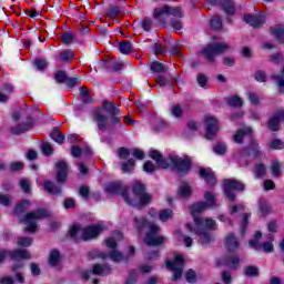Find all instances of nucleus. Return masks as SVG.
Here are the masks:
<instances>
[{
    "mask_svg": "<svg viewBox=\"0 0 284 284\" xmlns=\"http://www.w3.org/2000/svg\"><path fill=\"white\" fill-rule=\"evenodd\" d=\"M183 17V11H181V8L175 7H169V6H164L161 8H156L154 10L153 17L154 19H156V21H159V23H165V19H168V17Z\"/></svg>",
    "mask_w": 284,
    "mask_h": 284,
    "instance_id": "nucleus-9",
    "label": "nucleus"
},
{
    "mask_svg": "<svg viewBox=\"0 0 284 284\" xmlns=\"http://www.w3.org/2000/svg\"><path fill=\"white\" fill-rule=\"evenodd\" d=\"M185 261L183 260V256L175 254L174 256V261H170L168 260L165 262L166 267L173 273V282H176L181 278L182 274H183V265H184Z\"/></svg>",
    "mask_w": 284,
    "mask_h": 284,
    "instance_id": "nucleus-11",
    "label": "nucleus"
},
{
    "mask_svg": "<svg viewBox=\"0 0 284 284\" xmlns=\"http://www.w3.org/2000/svg\"><path fill=\"white\" fill-rule=\"evenodd\" d=\"M271 172L275 179H278L281 176V163L277 161L272 163Z\"/></svg>",
    "mask_w": 284,
    "mask_h": 284,
    "instance_id": "nucleus-36",
    "label": "nucleus"
},
{
    "mask_svg": "<svg viewBox=\"0 0 284 284\" xmlns=\"http://www.w3.org/2000/svg\"><path fill=\"white\" fill-rule=\"evenodd\" d=\"M51 139L53 141H55V143H59V144H61V143H63V141H65V136H63V133H61V131H59V130L53 131L51 133Z\"/></svg>",
    "mask_w": 284,
    "mask_h": 284,
    "instance_id": "nucleus-34",
    "label": "nucleus"
},
{
    "mask_svg": "<svg viewBox=\"0 0 284 284\" xmlns=\"http://www.w3.org/2000/svg\"><path fill=\"white\" fill-rule=\"evenodd\" d=\"M214 152L215 154H225V152H227V146L225 145V143L217 142L214 148Z\"/></svg>",
    "mask_w": 284,
    "mask_h": 284,
    "instance_id": "nucleus-41",
    "label": "nucleus"
},
{
    "mask_svg": "<svg viewBox=\"0 0 284 284\" xmlns=\"http://www.w3.org/2000/svg\"><path fill=\"white\" fill-rule=\"evenodd\" d=\"M64 82L67 83L68 88H74V85L81 83V78H67Z\"/></svg>",
    "mask_w": 284,
    "mask_h": 284,
    "instance_id": "nucleus-45",
    "label": "nucleus"
},
{
    "mask_svg": "<svg viewBox=\"0 0 284 284\" xmlns=\"http://www.w3.org/2000/svg\"><path fill=\"white\" fill-rule=\"evenodd\" d=\"M30 128H32V123H27V124L17 126V128H12L11 132H12V134H23V132H28V130H30Z\"/></svg>",
    "mask_w": 284,
    "mask_h": 284,
    "instance_id": "nucleus-32",
    "label": "nucleus"
},
{
    "mask_svg": "<svg viewBox=\"0 0 284 284\" xmlns=\"http://www.w3.org/2000/svg\"><path fill=\"white\" fill-rule=\"evenodd\" d=\"M274 187H276V185L274 184V181L272 180L264 181V190L270 191V190H274Z\"/></svg>",
    "mask_w": 284,
    "mask_h": 284,
    "instance_id": "nucleus-63",
    "label": "nucleus"
},
{
    "mask_svg": "<svg viewBox=\"0 0 284 284\" xmlns=\"http://www.w3.org/2000/svg\"><path fill=\"white\" fill-rule=\"evenodd\" d=\"M192 187L187 183H182L179 189V196H191Z\"/></svg>",
    "mask_w": 284,
    "mask_h": 284,
    "instance_id": "nucleus-31",
    "label": "nucleus"
},
{
    "mask_svg": "<svg viewBox=\"0 0 284 284\" xmlns=\"http://www.w3.org/2000/svg\"><path fill=\"white\" fill-rule=\"evenodd\" d=\"M272 79L276 81L278 88H284V79L282 78V75H273Z\"/></svg>",
    "mask_w": 284,
    "mask_h": 284,
    "instance_id": "nucleus-64",
    "label": "nucleus"
},
{
    "mask_svg": "<svg viewBox=\"0 0 284 284\" xmlns=\"http://www.w3.org/2000/svg\"><path fill=\"white\" fill-rule=\"evenodd\" d=\"M142 28L145 32H150V30H152V21L150 19H144L142 21Z\"/></svg>",
    "mask_w": 284,
    "mask_h": 284,
    "instance_id": "nucleus-56",
    "label": "nucleus"
},
{
    "mask_svg": "<svg viewBox=\"0 0 284 284\" xmlns=\"http://www.w3.org/2000/svg\"><path fill=\"white\" fill-rule=\"evenodd\" d=\"M245 136H252V128L246 126L237 130L233 136V141L235 143H243V139H245Z\"/></svg>",
    "mask_w": 284,
    "mask_h": 284,
    "instance_id": "nucleus-19",
    "label": "nucleus"
},
{
    "mask_svg": "<svg viewBox=\"0 0 284 284\" xmlns=\"http://www.w3.org/2000/svg\"><path fill=\"white\" fill-rule=\"evenodd\" d=\"M20 187L24 194H30V190L32 187V183H30V180L22 179L20 181Z\"/></svg>",
    "mask_w": 284,
    "mask_h": 284,
    "instance_id": "nucleus-35",
    "label": "nucleus"
},
{
    "mask_svg": "<svg viewBox=\"0 0 284 284\" xmlns=\"http://www.w3.org/2000/svg\"><path fill=\"white\" fill-rule=\"evenodd\" d=\"M12 203V199L8 195L0 194V205L8 207Z\"/></svg>",
    "mask_w": 284,
    "mask_h": 284,
    "instance_id": "nucleus-51",
    "label": "nucleus"
},
{
    "mask_svg": "<svg viewBox=\"0 0 284 284\" xmlns=\"http://www.w3.org/2000/svg\"><path fill=\"white\" fill-rule=\"evenodd\" d=\"M221 3L226 14H234V12H236V9L234 8V2H232V0H222Z\"/></svg>",
    "mask_w": 284,
    "mask_h": 284,
    "instance_id": "nucleus-25",
    "label": "nucleus"
},
{
    "mask_svg": "<svg viewBox=\"0 0 284 284\" xmlns=\"http://www.w3.org/2000/svg\"><path fill=\"white\" fill-rule=\"evenodd\" d=\"M272 150H283V141L276 139L271 142Z\"/></svg>",
    "mask_w": 284,
    "mask_h": 284,
    "instance_id": "nucleus-54",
    "label": "nucleus"
},
{
    "mask_svg": "<svg viewBox=\"0 0 284 284\" xmlns=\"http://www.w3.org/2000/svg\"><path fill=\"white\" fill-rule=\"evenodd\" d=\"M261 236H263L261 232L255 233V239L248 242L250 247H254L255 250H261L262 246L261 244H258V239H261Z\"/></svg>",
    "mask_w": 284,
    "mask_h": 284,
    "instance_id": "nucleus-37",
    "label": "nucleus"
},
{
    "mask_svg": "<svg viewBox=\"0 0 284 284\" xmlns=\"http://www.w3.org/2000/svg\"><path fill=\"white\" fill-rule=\"evenodd\" d=\"M68 79V75L65 74V71H58L55 73V81H58V83H65Z\"/></svg>",
    "mask_w": 284,
    "mask_h": 284,
    "instance_id": "nucleus-46",
    "label": "nucleus"
},
{
    "mask_svg": "<svg viewBox=\"0 0 284 284\" xmlns=\"http://www.w3.org/2000/svg\"><path fill=\"white\" fill-rule=\"evenodd\" d=\"M103 230H105L103 224H95L84 229L81 227V225L75 224L70 229L69 234L74 241H90V239H97Z\"/></svg>",
    "mask_w": 284,
    "mask_h": 284,
    "instance_id": "nucleus-5",
    "label": "nucleus"
},
{
    "mask_svg": "<svg viewBox=\"0 0 284 284\" xmlns=\"http://www.w3.org/2000/svg\"><path fill=\"white\" fill-rule=\"evenodd\" d=\"M244 21L252 26V28H261L265 23V18L263 16H246Z\"/></svg>",
    "mask_w": 284,
    "mask_h": 284,
    "instance_id": "nucleus-17",
    "label": "nucleus"
},
{
    "mask_svg": "<svg viewBox=\"0 0 284 284\" xmlns=\"http://www.w3.org/2000/svg\"><path fill=\"white\" fill-rule=\"evenodd\" d=\"M255 79L257 81H260V83H264V81H265V79H267V77L265 75V72L257 71V72H255Z\"/></svg>",
    "mask_w": 284,
    "mask_h": 284,
    "instance_id": "nucleus-58",
    "label": "nucleus"
},
{
    "mask_svg": "<svg viewBox=\"0 0 284 284\" xmlns=\"http://www.w3.org/2000/svg\"><path fill=\"white\" fill-rule=\"evenodd\" d=\"M247 95H248L251 103H253V105H258V103H261V100L258 99V95H256V93L248 92Z\"/></svg>",
    "mask_w": 284,
    "mask_h": 284,
    "instance_id": "nucleus-53",
    "label": "nucleus"
},
{
    "mask_svg": "<svg viewBox=\"0 0 284 284\" xmlns=\"http://www.w3.org/2000/svg\"><path fill=\"white\" fill-rule=\"evenodd\" d=\"M132 155H133L135 159H139L140 161H143V159H145V153H143V151H141V149H135V150H133Z\"/></svg>",
    "mask_w": 284,
    "mask_h": 284,
    "instance_id": "nucleus-55",
    "label": "nucleus"
},
{
    "mask_svg": "<svg viewBox=\"0 0 284 284\" xmlns=\"http://www.w3.org/2000/svg\"><path fill=\"white\" fill-rule=\"evenodd\" d=\"M166 52L165 48L161 43H155L154 44V53L155 54H164Z\"/></svg>",
    "mask_w": 284,
    "mask_h": 284,
    "instance_id": "nucleus-57",
    "label": "nucleus"
},
{
    "mask_svg": "<svg viewBox=\"0 0 284 284\" xmlns=\"http://www.w3.org/2000/svg\"><path fill=\"white\" fill-rule=\"evenodd\" d=\"M230 50V45L225 42H215L210 43L206 45L202 53L204 54L205 59L210 62H213L216 55L223 54V52H227Z\"/></svg>",
    "mask_w": 284,
    "mask_h": 284,
    "instance_id": "nucleus-8",
    "label": "nucleus"
},
{
    "mask_svg": "<svg viewBox=\"0 0 284 284\" xmlns=\"http://www.w3.org/2000/svg\"><path fill=\"white\" fill-rule=\"evenodd\" d=\"M30 209V201L28 200H23L20 203L17 204L16 209H14V214H21L23 212H26V210Z\"/></svg>",
    "mask_w": 284,
    "mask_h": 284,
    "instance_id": "nucleus-27",
    "label": "nucleus"
},
{
    "mask_svg": "<svg viewBox=\"0 0 284 284\" xmlns=\"http://www.w3.org/2000/svg\"><path fill=\"white\" fill-rule=\"evenodd\" d=\"M48 216V211L43 209H39L33 212H29L26 214L24 217H20V222L24 223L26 226V232H29V234H34L37 230H39V221H42V219H47Z\"/></svg>",
    "mask_w": 284,
    "mask_h": 284,
    "instance_id": "nucleus-7",
    "label": "nucleus"
},
{
    "mask_svg": "<svg viewBox=\"0 0 284 284\" xmlns=\"http://www.w3.org/2000/svg\"><path fill=\"white\" fill-rule=\"evenodd\" d=\"M89 95H90V91L88 90V87H82L80 89L81 99H83V101H85V99H88Z\"/></svg>",
    "mask_w": 284,
    "mask_h": 284,
    "instance_id": "nucleus-62",
    "label": "nucleus"
},
{
    "mask_svg": "<svg viewBox=\"0 0 284 284\" xmlns=\"http://www.w3.org/2000/svg\"><path fill=\"white\" fill-rule=\"evenodd\" d=\"M204 123L206 130V139L209 141H212V139L216 138L219 130H221V128L219 126V120H216V118L212 115H207L204 119Z\"/></svg>",
    "mask_w": 284,
    "mask_h": 284,
    "instance_id": "nucleus-13",
    "label": "nucleus"
},
{
    "mask_svg": "<svg viewBox=\"0 0 284 284\" xmlns=\"http://www.w3.org/2000/svg\"><path fill=\"white\" fill-rule=\"evenodd\" d=\"M18 245L21 247H30L32 245V239L30 237H19L18 239Z\"/></svg>",
    "mask_w": 284,
    "mask_h": 284,
    "instance_id": "nucleus-42",
    "label": "nucleus"
},
{
    "mask_svg": "<svg viewBox=\"0 0 284 284\" xmlns=\"http://www.w3.org/2000/svg\"><path fill=\"white\" fill-rule=\"evenodd\" d=\"M60 54V61H63L64 63H70L74 61V51L72 50H63L59 52Z\"/></svg>",
    "mask_w": 284,
    "mask_h": 284,
    "instance_id": "nucleus-24",
    "label": "nucleus"
},
{
    "mask_svg": "<svg viewBox=\"0 0 284 284\" xmlns=\"http://www.w3.org/2000/svg\"><path fill=\"white\" fill-rule=\"evenodd\" d=\"M186 281L189 282V283H194V281H196V273H194V271H189L187 273H186Z\"/></svg>",
    "mask_w": 284,
    "mask_h": 284,
    "instance_id": "nucleus-60",
    "label": "nucleus"
},
{
    "mask_svg": "<svg viewBox=\"0 0 284 284\" xmlns=\"http://www.w3.org/2000/svg\"><path fill=\"white\" fill-rule=\"evenodd\" d=\"M60 254L59 251H52L49 257V264L54 267L59 263Z\"/></svg>",
    "mask_w": 284,
    "mask_h": 284,
    "instance_id": "nucleus-39",
    "label": "nucleus"
},
{
    "mask_svg": "<svg viewBox=\"0 0 284 284\" xmlns=\"http://www.w3.org/2000/svg\"><path fill=\"white\" fill-rule=\"evenodd\" d=\"M135 165L136 162L134 161V159H130L128 162L121 164V170L124 174H126L128 172H132Z\"/></svg>",
    "mask_w": 284,
    "mask_h": 284,
    "instance_id": "nucleus-28",
    "label": "nucleus"
},
{
    "mask_svg": "<svg viewBox=\"0 0 284 284\" xmlns=\"http://www.w3.org/2000/svg\"><path fill=\"white\" fill-rule=\"evenodd\" d=\"M36 67L38 70H45V68H48V62L45 60H37Z\"/></svg>",
    "mask_w": 284,
    "mask_h": 284,
    "instance_id": "nucleus-61",
    "label": "nucleus"
},
{
    "mask_svg": "<svg viewBox=\"0 0 284 284\" xmlns=\"http://www.w3.org/2000/svg\"><path fill=\"white\" fill-rule=\"evenodd\" d=\"M152 72H165V65L161 62H153L151 64Z\"/></svg>",
    "mask_w": 284,
    "mask_h": 284,
    "instance_id": "nucleus-43",
    "label": "nucleus"
},
{
    "mask_svg": "<svg viewBox=\"0 0 284 284\" xmlns=\"http://www.w3.org/2000/svg\"><path fill=\"white\" fill-rule=\"evenodd\" d=\"M247 154H252L255 158L261 156V151H258V144H256V142H252L251 143V149L250 150H244L242 151V155L245 156Z\"/></svg>",
    "mask_w": 284,
    "mask_h": 284,
    "instance_id": "nucleus-26",
    "label": "nucleus"
},
{
    "mask_svg": "<svg viewBox=\"0 0 284 284\" xmlns=\"http://www.w3.org/2000/svg\"><path fill=\"white\" fill-rule=\"evenodd\" d=\"M110 272H111V268L108 265H104V266L99 264L93 265L92 274H95L97 276H105V274H110Z\"/></svg>",
    "mask_w": 284,
    "mask_h": 284,
    "instance_id": "nucleus-23",
    "label": "nucleus"
},
{
    "mask_svg": "<svg viewBox=\"0 0 284 284\" xmlns=\"http://www.w3.org/2000/svg\"><path fill=\"white\" fill-rule=\"evenodd\" d=\"M204 199L206 202H199L191 206L192 214H199L204 212V210H209V207H216V196L214 193L206 191L204 193Z\"/></svg>",
    "mask_w": 284,
    "mask_h": 284,
    "instance_id": "nucleus-10",
    "label": "nucleus"
},
{
    "mask_svg": "<svg viewBox=\"0 0 284 284\" xmlns=\"http://www.w3.org/2000/svg\"><path fill=\"white\" fill-rule=\"evenodd\" d=\"M119 50H120L121 54H130V52H132V44L130 42H128L126 40H123L119 44Z\"/></svg>",
    "mask_w": 284,
    "mask_h": 284,
    "instance_id": "nucleus-30",
    "label": "nucleus"
},
{
    "mask_svg": "<svg viewBox=\"0 0 284 284\" xmlns=\"http://www.w3.org/2000/svg\"><path fill=\"white\" fill-rule=\"evenodd\" d=\"M42 152L45 156H50V154H52V144L49 142L42 143Z\"/></svg>",
    "mask_w": 284,
    "mask_h": 284,
    "instance_id": "nucleus-49",
    "label": "nucleus"
},
{
    "mask_svg": "<svg viewBox=\"0 0 284 284\" xmlns=\"http://www.w3.org/2000/svg\"><path fill=\"white\" fill-rule=\"evenodd\" d=\"M135 226L141 230L143 227H149V232L146 233V236L144 239V242L146 245H163L165 243L164 236H159V231L161 230L156 224L152 222H148L145 220H138L135 219Z\"/></svg>",
    "mask_w": 284,
    "mask_h": 284,
    "instance_id": "nucleus-6",
    "label": "nucleus"
},
{
    "mask_svg": "<svg viewBox=\"0 0 284 284\" xmlns=\"http://www.w3.org/2000/svg\"><path fill=\"white\" fill-rule=\"evenodd\" d=\"M154 170H156V165H154V163H152V161H148L144 163V165H143L144 172H154Z\"/></svg>",
    "mask_w": 284,
    "mask_h": 284,
    "instance_id": "nucleus-52",
    "label": "nucleus"
},
{
    "mask_svg": "<svg viewBox=\"0 0 284 284\" xmlns=\"http://www.w3.org/2000/svg\"><path fill=\"white\" fill-rule=\"evenodd\" d=\"M194 227H192V224H186V230L189 232H194L195 234H197L202 243H210L211 241H214V237L210 233H207L206 230H216V221L212 219H206L204 221L203 219L194 215Z\"/></svg>",
    "mask_w": 284,
    "mask_h": 284,
    "instance_id": "nucleus-4",
    "label": "nucleus"
},
{
    "mask_svg": "<svg viewBox=\"0 0 284 284\" xmlns=\"http://www.w3.org/2000/svg\"><path fill=\"white\" fill-rule=\"evenodd\" d=\"M227 103L233 108H241V105H243V99H241L239 95H232L229 98Z\"/></svg>",
    "mask_w": 284,
    "mask_h": 284,
    "instance_id": "nucleus-33",
    "label": "nucleus"
},
{
    "mask_svg": "<svg viewBox=\"0 0 284 284\" xmlns=\"http://www.w3.org/2000/svg\"><path fill=\"white\" fill-rule=\"evenodd\" d=\"M10 254L13 261H23L26 258H30V252H28V250H17Z\"/></svg>",
    "mask_w": 284,
    "mask_h": 284,
    "instance_id": "nucleus-22",
    "label": "nucleus"
},
{
    "mask_svg": "<svg viewBox=\"0 0 284 284\" xmlns=\"http://www.w3.org/2000/svg\"><path fill=\"white\" fill-rule=\"evenodd\" d=\"M10 168L12 172H17L19 170H23V163L22 162H13L10 164Z\"/></svg>",
    "mask_w": 284,
    "mask_h": 284,
    "instance_id": "nucleus-59",
    "label": "nucleus"
},
{
    "mask_svg": "<svg viewBox=\"0 0 284 284\" xmlns=\"http://www.w3.org/2000/svg\"><path fill=\"white\" fill-rule=\"evenodd\" d=\"M200 176H202L209 185H216V176L211 169H200Z\"/></svg>",
    "mask_w": 284,
    "mask_h": 284,
    "instance_id": "nucleus-18",
    "label": "nucleus"
},
{
    "mask_svg": "<svg viewBox=\"0 0 284 284\" xmlns=\"http://www.w3.org/2000/svg\"><path fill=\"white\" fill-rule=\"evenodd\" d=\"M271 34H273V37H275L277 39V41H280V43H284V27L283 26L275 24L271 29Z\"/></svg>",
    "mask_w": 284,
    "mask_h": 284,
    "instance_id": "nucleus-21",
    "label": "nucleus"
},
{
    "mask_svg": "<svg viewBox=\"0 0 284 284\" xmlns=\"http://www.w3.org/2000/svg\"><path fill=\"white\" fill-rule=\"evenodd\" d=\"M93 119L99 130L105 132L109 128L121 123V110H119V106L114 102L104 101L101 108L93 111Z\"/></svg>",
    "mask_w": 284,
    "mask_h": 284,
    "instance_id": "nucleus-2",
    "label": "nucleus"
},
{
    "mask_svg": "<svg viewBox=\"0 0 284 284\" xmlns=\"http://www.w3.org/2000/svg\"><path fill=\"white\" fill-rule=\"evenodd\" d=\"M284 120L283 110L277 111L274 116H272L268 121V128L272 132H277L278 125H281V121Z\"/></svg>",
    "mask_w": 284,
    "mask_h": 284,
    "instance_id": "nucleus-16",
    "label": "nucleus"
},
{
    "mask_svg": "<svg viewBox=\"0 0 284 284\" xmlns=\"http://www.w3.org/2000/svg\"><path fill=\"white\" fill-rule=\"evenodd\" d=\"M105 245L110 250H113L110 254L106 253H100L98 256L100 258H111V261H114V263H121L123 261V254H121L119 251L114 250L116 247V239L114 237H109L105 240Z\"/></svg>",
    "mask_w": 284,
    "mask_h": 284,
    "instance_id": "nucleus-12",
    "label": "nucleus"
},
{
    "mask_svg": "<svg viewBox=\"0 0 284 284\" xmlns=\"http://www.w3.org/2000/svg\"><path fill=\"white\" fill-rule=\"evenodd\" d=\"M106 192L114 194L120 192L121 196L124 199L128 205L133 207H141L148 205L152 201V195L145 192V186L141 183H135L131 193L128 192V187H121V183H111L106 187Z\"/></svg>",
    "mask_w": 284,
    "mask_h": 284,
    "instance_id": "nucleus-1",
    "label": "nucleus"
},
{
    "mask_svg": "<svg viewBox=\"0 0 284 284\" xmlns=\"http://www.w3.org/2000/svg\"><path fill=\"white\" fill-rule=\"evenodd\" d=\"M172 214H173V213H172V210H170V209L160 211V213H159L160 221L165 222V221H168L169 219H172Z\"/></svg>",
    "mask_w": 284,
    "mask_h": 284,
    "instance_id": "nucleus-40",
    "label": "nucleus"
},
{
    "mask_svg": "<svg viewBox=\"0 0 284 284\" xmlns=\"http://www.w3.org/2000/svg\"><path fill=\"white\" fill-rule=\"evenodd\" d=\"M55 168L58 170V183H64L65 179H68V163L63 160H60L55 163Z\"/></svg>",
    "mask_w": 284,
    "mask_h": 284,
    "instance_id": "nucleus-15",
    "label": "nucleus"
},
{
    "mask_svg": "<svg viewBox=\"0 0 284 284\" xmlns=\"http://www.w3.org/2000/svg\"><path fill=\"white\" fill-rule=\"evenodd\" d=\"M222 26H223V22L221 21V17L214 16L211 19V27L213 28V30H221Z\"/></svg>",
    "mask_w": 284,
    "mask_h": 284,
    "instance_id": "nucleus-38",
    "label": "nucleus"
},
{
    "mask_svg": "<svg viewBox=\"0 0 284 284\" xmlns=\"http://www.w3.org/2000/svg\"><path fill=\"white\" fill-rule=\"evenodd\" d=\"M118 156L119 159L125 160L128 156H130V150L125 148L118 149Z\"/></svg>",
    "mask_w": 284,
    "mask_h": 284,
    "instance_id": "nucleus-47",
    "label": "nucleus"
},
{
    "mask_svg": "<svg viewBox=\"0 0 284 284\" xmlns=\"http://www.w3.org/2000/svg\"><path fill=\"white\" fill-rule=\"evenodd\" d=\"M44 190L45 192H49V194H61V189L52 182H44Z\"/></svg>",
    "mask_w": 284,
    "mask_h": 284,
    "instance_id": "nucleus-29",
    "label": "nucleus"
},
{
    "mask_svg": "<svg viewBox=\"0 0 284 284\" xmlns=\"http://www.w3.org/2000/svg\"><path fill=\"white\" fill-rule=\"evenodd\" d=\"M225 247L229 252H236L239 250V240H236V236L229 234L225 239Z\"/></svg>",
    "mask_w": 284,
    "mask_h": 284,
    "instance_id": "nucleus-20",
    "label": "nucleus"
},
{
    "mask_svg": "<svg viewBox=\"0 0 284 284\" xmlns=\"http://www.w3.org/2000/svg\"><path fill=\"white\" fill-rule=\"evenodd\" d=\"M151 159L155 161L158 168H170V165H174L176 168L179 174H185V172H190V160L181 159L176 155H172L169 158V161L163 159L161 152L153 150L151 151Z\"/></svg>",
    "mask_w": 284,
    "mask_h": 284,
    "instance_id": "nucleus-3",
    "label": "nucleus"
},
{
    "mask_svg": "<svg viewBox=\"0 0 284 284\" xmlns=\"http://www.w3.org/2000/svg\"><path fill=\"white\" fill-rule=\"evenodd\" d=\"M255 174L258 179H262V176H265V165L264 164H256L255 165Z\"/></svg>",
    "mask_w": 284,
    "mask_h": 284,
    "instance_id": "nucleus-44",
    "label": "nucleus"
},
{
    "mask_svg": "<svg viewBox=\"0 0 284 284\" xmlns=\"http://www.w3.org/2000/svg\"><path fill=\"white\" fill-rule=\"evenodd\" d=\"M232 190H240L244 191L245 190V184L243 182H240L237 180H225L224 181V194H226L227 199L230 201H234L236 199V195Z\"/></svg>",
    "mask_w": 284,
    "mask_h": 284,
    "instance_id": "nucleus-14",
    "label": "nucleus"
},
{
    "mask_svg": "<svg viewBox=\"0 0 284 284\" xmlns=\"http://www.w3.org/2000/svg\"><path fill=\"white\" fill-rule=\"evenodd\" d=\"M246 276H256L258 274V267L256 266H247L245 268Z\"/></svg>",
    "mask_w": 284,
    "mask_h": 284,
    "instance_id": "nucleus-48",
    "label": "nucleus"
},
{
    "mask_svg": "<svg viewBox=\"0 0 284 284\" xmlns=\"http://www.w3.org/2000/svg\"><path fill=\"white\" fill-rule=\"evenodd\" d=\"M72 41H74V34L68 32L62 34V43L70 44Z\"/></svg>",
    "mask_w": 284,
    "mask_h": 284,
    "instance_id": "nucleus-50",
    "label": "nucleus"
}]
</instances>
